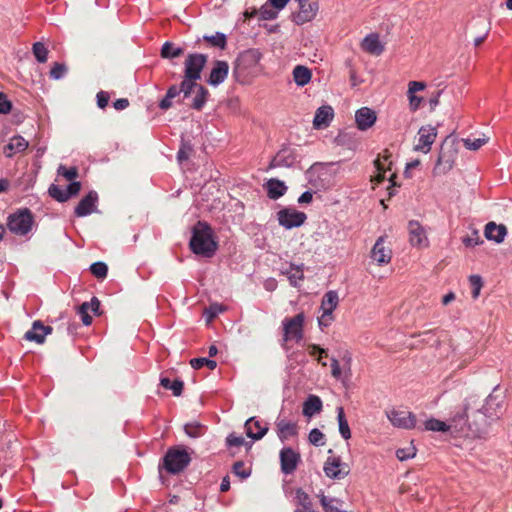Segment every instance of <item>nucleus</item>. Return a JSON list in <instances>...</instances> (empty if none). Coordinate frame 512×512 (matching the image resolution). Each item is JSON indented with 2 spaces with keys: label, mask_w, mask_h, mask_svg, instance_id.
I'll use <instances>...</instances> for the list:
<instances>
[{
  "label": "nucleus",
  "mask_w": 512,
  "mask_h": 512,
  "mask_svg": "<svg viewBox=\"0 0 512 512\" xmlns=\"http://www.w3.org/2000/svg\"><path fill=\"white\" fill-rule=\"evenodd\" d=\"M507 234V229L504 225H497L495 222H489L485 225L484 235L486 239L502 243Z\"/></svg>",
  "instance_id": "nucleus-27"
},
{
  "label": "nucleus",
  "mask_w": 512,
  "mask_h": 512,
  "mask_svg": "<svg viewBox=\"0 0 512 512\" xmlns=\"http://www.w3.org/2000/svg\"><path fill=\"white\" fill-rule=\"evenodd\" d=\"M223 307L219 304H212L205 310L207 322H211L216 316L223 312Z\"/></svg>",
  "instance_id": "nucleus-56"
},
{
  "label": "nucleus",
  "mask_w": 512,
  "mask_h": 512,
  "mask_svg": "<svg viewBox=\"0 0 512 512\" xmlns=\"http://www.w3.org/2000/svg\"><path fill=\"white\" fill-rule=\"evenodd\" d=\"M426 87V84L421 81H410L408 83V91L407 94H416L419 91L424 90Z\"/></svg>",
  "instance_id": "nucleus-60"
},
{
  "label": "nucleus",
  "mask_w": 512,
  "mask_h": 512,
  "mask_svg": "<svg viewBox=\"0 0 512 512\" xmlns=\"http://www.w3.org/2000/svg\"><path fill=\"white\" fill-rule=\"evenodd\" d=\"M384 244L385 236H380L371 250V258L380 266L390 263L392 259L391 249Z\"/></svg>",
  "instance_id": "nucleus-14"
},
{
  "label": "nucleus",
  "mask_w": 512,
  "mask_h": 512,
  "mask_svg": "<svg viewBox=\"0 0 512 512\" xmlns=\"http://www.w3.org/2000/svg\"><path fill=\"white\" fill-rule=\"evenodd\" d=\"M206 62L207 57L204 54L194 53L187 56L184 63V79L182 81V87L185 92L193 90L197 80L201 78V72Z\"/></svg>",
  "instance_id": "nucleus-3"
},
{
  "label": "nucleus",
  "mask_w": 512,
  "mask_h": 512,
  "mask_svg": "<svg viewBox=\"0 0 512 512\" xmlns=\"http://www.w3.org/2000/svg\"><path fill=\"white\" fill-rule=\"evenodd\" d=\"M90 304L88 302H84L78 308V314L81 317V320L84 325L88 326L92 323V317L89 315Z\"/></svg>",
  "instance_id": "nucleus-53"
},
{
  "label": "nucleus",
  "mask_w": 512,
  "mask_h": 512,
  "mask_svg": "<svg viewBox=\"0 0 512 512\" xmlns=\"http://www.w3.org/2000/svg\"><path fill=\"white\" fill-rule=\"evenodd\" d=\"M407 96L409 100L410 109L412 111H416L420 107L423 98L416 96V94H407Z\"/></svg>",
  "instance_id": "nucleus-64"
},
{
  "label": "nucleus",
  "mask_w": 512,
  "mask_h": 512,
  "mask_svg": "<svg viewBox=\"0 0 512 512\" xmlns=\"http://www.w3.org/2000/svg\"><path fill=\"white\" fill-rule=\"evenodd\" d=\"M424 429L434 432H448L450 431V426L444 421L431 418L424 422Z\"/></svg>",
  "instance_id": "nucleus-37"
},
{
  "label": "nucleus",
  "mask_w": 512,
  "mask_h": 512,
  "mask_svg": "<svg viewBox=\"0 0 512 512\" xmlns=\"http://www.w3.org/2000/svg\"><path fill=\"white\" fill-rule=\"evenodd\" d=\"M228 71L229 66L227 62L216 61L213 69L211 70L208 83L212 86L221 84L227 78Z\"/></svg>",
  "instance_id": "nucleus-26"
},
{
  "label": "nucleus",
  "mask_w": 512,
  "mask_h": 512,
  "mask_svg": "<svg viewBox=\"0 0 512 512\" xmlns=\"http://www.w3.org/2000/svg\"><path fill=\"white\" fill-rule=\"evenodd\" d=\"M498 386L494 388L493 392L488 395L485 400V404L482 406L481 410L477 411L475 417L480 420V417L484 419L497 420L499 419L504 411H505V402L504 396L501 394H496Z\"/></svg>",
  "instance_id": "nucleus-4"
},
{
  "label": "nucleus",
  "mask_w": 512,
  "mask_h": 512,
  "mask_svg": "<svg viewBox=\"0 0 512 512\" xmlns=\"http://www.w3.org/2000/svg\"><path fill=\"white\" fill-rule=\"evenodd\" d=\"M191 250L205 257L214 255L217 249V243L213 238V231L205 222L199 221L193 228L190 240Z\"/></svg>",
  "instance_id": "nucleus-1"
},
{
  "label": "nucleus",
  "mask_w": 512,
  "mask_h": 512,
  "mask_svg": "<svg viewBox=\"0 0 512 512\" xmlns=\"http://www.w3.org/2000/svg\"><path fill=\"white\" fill-rule=\"evenodd\" d=\"M98 202V194L95 191H90L76 206L75 215L78 217H85L96 211Z\"/></svg>",
  "instance_id": "nucleus-21"
},
{
  "label": "nucleus",
  "mask_w": 512,
  "mask_h": 512,
  "mask_svg": "<svg viewBox=\"0 0 512 512\" xmlns=\"http://www.w3.org/2000/svg\"><path fill=\"white\" fill-rule=\"evenodd\" d=\"M91 273L97 278H105L107 276L108 267L103 262H95L90 267Z\"/></svg>",
  "instance_id": "nucleus-49"
},
{
  "label": "nucleus",
  "mask_w": 512,
  "mask_h": 512,
  "mask_svg": "<svg viewBox=\"0 0 512 512\" xmlns=\"http://www.w3.org/2000/svg\"><path fill=\"white\" fill-rule=\"evenodd\" d=\"M33 54L38 62L45 63L48 59V50L42 42H36L32 47Z\"/></svg>",
  "instance_id": "nucleus-41"
},
{
  "label": "nucleus",
  "mask_w": 512,
  "mask_h": 512,
  "mask_svg": "<svg viewBox=\"0 0 512 512\" xmlns=\"http://www.w3.org/2000/svg\"><path fill=\"white\" fill-rule=\"evenodd\" d=\"M275 425L277 435L282 442L298 434V426L296 422H291L284 418L278 417Z\"/></svg>",
  "instance_id": "nucleus-22"
},
{
  "label": "nucleus",
  "mask_w": 512,
  "mask_h": 512,
  "mask_svg": "<svg viewBox=\"0 0 512 512\" xmlns=\"http://www.w3.org/2000/svg\"><path fill=\"white\" fill-rule=\"evenodd\" d=\"M261 58L262 53L259 49L245 50L237 58V67L244 70L254 68L259 64Z\"/></svg>",
  "instance_id": "nucleus-17"
},
{
  "label": "nucleus",
  "mask_w": 512,
  "mask_h": 512,
  "mask_svg": "<svg viewBox=\"0 0 512 512\" xmlns=\"http://www.w3.org/2000/svg\"><path fill=\"white\" fill-rule=\"evenodd\" d=\"M203 39L205 41H207L211 46H214V47H217L220 49H224L227 44L226 36H225V34H223L221 32H216L214 35H210V36L205 35L203 37Z\"/></svg>",
  "instance_id": "nucleus-38"
},
{
  "label": "nucleus",
  "mask_w": 512,
  "mask_h": 512,
  "mask_svg": "<svg viewBox=\"0 0 512 512\" xmlns=\"http://www.w3.org/2000/svg\"><path fill=\"white\" fill-rule=\"evenodd\" d=\"M295 501L298 506L295 512H312L310 497L301 488L297 489L295 492Z\"/></svg>",
  "instance_id": "nucleus-33"
},
{
  "label": "nucleus",
  "mask_w": 512,
  "mask_h": 512,
  "mask_svg": "<svg viewBox=\"0 0 512 512\" xmlns=\"http://www.w3.org/2000/svg\"><path fill=\"white\" fill-rule=\"evenodd\" d=\"M409 241L412 246L423 248L428 246V238L419 222L411 220L408 223Z\"/></svg>",
  "instance_id": "nucleus-16"
},
{
  "label": "nucleus",
  "mask_w": 512,
  "mask_h": 512,
  "mask_svg": "<svg viewBox=\"0 0 512 512\" xmlns=\"http://www.w3.org/2000/svg\"><path fill=\"white\" fill-rule=\"evenodd\" d=\"M488 140L489 139L486 137L475 138V139L466 138V139H462V142H463V145L465 148H467L469 150L476 151L479 148H481L483 145H485L488 142Z\"/></svg>",
  "instance_id": "nucleus-45"
},
{
  "label": "nucleus",
  "mask_w": 512,
  "mask_h": 512,
  "mask_svg": "<svg viewBox=\"0 0 512 512\" xmlns=\"http://www.w3.org/2000/svg\"><path fill=\"white\" fill-rule=\"evenodd\" d=\"M233 472L242 479H245L250 475V469L246 468L245 464L241 461L234 463Z\"/></svg>",
  "instance_id": "nucleus-57"
},
{
  "label": "nucleus",
  "mask_w": 512,
  "mask_h": 512,
  "mask_svg": "<svg viewBox=\"0 0 512 512\" xmlns=\"http://www.w3.org/2000/svg\"><path fill=\"white\" fill-rule=\"evenodd\" d=\"M468 406L466 405L463 413H459L454 415L448 426H450V431H453L460 436L467 438H480L485 433L486 420L483 417H480V420L474 416V420L472 422L468 421L467 415Z\"/></svg>",
  "instance_id": "nucleus-2"
},
{
  "label": "nucleus",
  "mask_w": 512,
  "mask_h": 512,
  "mask_svg": "<svg viewBox=\"0 0 512 512\" xmlns=\"http://www.w3.org/2000/svg\"><path fill=\"white\" fill-rule=\"evenodd\" d=\"M33 223L34 218L31 211L24 208L8 217L7 226L12 233L24 236L31 231Z\"/></svg>",
  "instance_id": "nucleus-6"
},
{
  "label": "nucleus",
  "mask_w": 512,
  "mask_h": 512,
  "mask_svg": "<svg viewBox=\"0 0 512 512\" xmlns=\"http://www.w3.org/2000/svg\"><path fill=\"white\" fill-rule=\"evenodd\" d=\"M49 194L52 198L56 199L59 202H65L69 199V193H66V190H63L59 186L54 184L50 186Z\"/></svg>",
  "instance_id": "nucleus-47"
},
{
  "label": "nucleus",
  "mask_w": 512,
  "mask_h": 512,
  "mask_svg": "<svg viewBox=\"0 0 512 512\" xmlns=\"http://www.w3.org/2000/svg\"><path fill=\"white\" fill-rule=\"evenodd\" d=\"M67 72V67L61 63H54L50 70V77L59 80L61 79Z\"/></svg>",
  "instance_id": "nucleus-54"
},
{
  "label": "nucleus",
  "mask_w": 512,
  "mask_h": 512,
  "mask_svg": "<svg viewBox=\"0 0 512 512\" xmlns=\"http://www.w3.org/2000/svg\"><path fill=\"white\" fill-rule=\"evenodd\" d=\"M193 95L191 107L196 110H201L206 103L208 90L202 85L195 84L191 96Z\"/></svg>",
  "instance_id": "nucleus-31"
},
{
  "label": "nucleus",
  "mask_w": 512,
  "mask_h": 512,
  "mask_svg": "<svg viewBox=\"0 0 512 512\" xmlns=\"http://www.w3.org/2000/svg\"><path fill=\"white\" fill-rule=\"evenodd\" d=\"M361 48L363 51L375 56H379L384 51V45L381 43L377 33L368 34L362 40Z\"/></svg>",
  "instance_id": "nucleus-24"
},
{
  "label": "nucleus",
  "mask_w": 512,
  "mask_h": 512,
  "mask_svg": "<svg viewBox=\"0 0 512 512\" xmlns=\"http://www.w3.org/2000/svg\"><path fill=\"white\" fill-rule=\"evenodd\" d=\"M320 502L325 512H344L342 502L335 498H328L324 494L319 495Z\"/></svg>",
  "instance_id": "nucleus-35"
},
{
  "label": "nucleus",
  "mask_w": 512,
  "mask_h": 512,
  "mask_svg": "<svg viewBox=\"0 0 512 512\" xmlns=\"http://www.w3.org/2000/svg\"><path fill=\"white\" fill-rule=\"evenodd\" d=\"M377 120L376 113L368 107H362L355 113V121L357 128L366 131L371 128Z\"/></svg>",
  "instance_id": "nucleus-19"
},
{
  "label": "nucleus",
  "mask_w": 512,
  "mask_h": 512,
  "mask_svg": "<svg viewBox=\"0 0 512 512\" xmlns=\"http://www.w3.org/2000/svg\"><path fill=\"white\" fill-rule=\"evenodd\" d=\"M392 155L388 153L387 150L384 151L383 155L378 156L374 161V166L376 170V174L371 176V182H375L376 184L381 183L385 179V174L387 171H391V160Z\"/></svg>",
  "instance_id": "nucleus-15"
},
{
  "label": "nucleus",
  "mask_w": 512,
  "mask_h": 512,
  "mask_svg": "<svg viewBox=\"0 0 512 512\" xmlns=\"http://www.w3.org/2000/svg\"><path fill=\"white\" fill-rule=\"evenodd\" d=\"M337 420L339 425V432L343 439L348 440L351 438V431L348 424V421L345 417L344 409L343 407L337 408Z\"/></svg>",
  "instance_id": "nucleus-36"
},
{
  "label": "nucleus",
  "mask_w": 512,
  "mask_h": 512,
  "mask_svg": "<svg viewBox=\"0 0 512 512\" xmlns=\"http://www.w3.org/2000/svg\"><path fill=\"white\" fill-rule=\"evenodd\" d=\"M322 400L316 395H309L303 403V415L311 418L322 410Z\"/></svg>",
  "instance_id": "nucleus-30"
},
{
  "label": "nucleus",
  "mask_w": 512,
  "mask_h": 512,
  "mask_svg": "<svg viewBox=\"0 0 512 512\" xmlns=\"http://www.w3.org/2000/svg\"><path fill=\"white\" fill-rule=\"evenodd\" d=\"M305 315L298 313L293 317H286L282 321L283 341L300 342L304 336Z\"/></svg>",
  "instance_id": "nucleus-7"
},
{
  "label": "nucleus",
  "mask_w": 512,
  "mask_h": 512,
  "mask_svg": "<svg viewBox=\"0 0 512 512\" xmlns=\"http://www.w3.org/2000/svg\"><path fill=\"white\" fill-rule=\"evenodd\" d=\"M226 442H227L228 446L239 447V446L243 445L244 438L242 436H240V435L230 434L227 437Z\"/></svg>",
  "instance_id": "nucleus-62"
},
{
  "label": "nucleus",
  "mask_w": 512,
  "mask_h": 512,
  "mask_svg": "<svg viewBox=\"0 0 512 512\" xmlns=\"http://www.w3.org/2000/svg\"><path fill=\"white\" fill-rule=\"evenodd\" d=\"M324 472L329 478L341 479L349 473V469L339 457H328L324 464Z\"/></svg>",
  "instance_id": "nucleus-12"
},
{
  "label": "nucleus",
  "mask_w": 512,
  "mask_h": 512,
  "mask_svg": "<svg viewBox=\"0 0 512 512\" xmlns=\"http://www.w3.org/2000/svg\"><path fill=\"white\" fill-rule=\"evenodd\" d=\"M57 172L69 181L74 180L78 176V170L76 167L66 168L64 165H60Z\"/></svg>",
  "instance_id": "nucleus-52"
},
{
  "label": "nucleus",
  "mask_w": 512,
  "mask_h": 512,
  "mask_svg": "<svg viewBox=\"0 0 512 512\" xmlns=\"http://www.w3.org/2000/svg\"><path fill=\"white\" fill-rule=\"evenodd\" d=\"M299 5L300 10L293 16V21L297 25H302L316 17L319 9L317 2H308V0H305L299 2Z\"/></svg>",
  "instance_id": "nucleus-13"
},
{
  "label": "nucleus",
  "mask_w": 512,
  "mask_h": 512,
  "mask_svg": "<svg viewBox=\"0 0 512 512\" xmlns=\"http://www.w3.org/2000/svg\"><path fill=\"white\" fill-rule=\"evenodd\" d=\"M183 54L181 47H175L172 43L166 42L162 46L161 56L163 58H176Z\"/></svg>",
  "instance_id": "nucleus-39"
},
{
  "label": "nucleus",
  "mask_w": 512,
  "mask_h": 512,
  "mask_svg": "<svg viewBox=\"0 0 512 512\" xmlns=\"http://www.w3.org/2000/svg\"><path fill=\"white\" fill-rule=\"evenodd\" d=\"M309 349V354L311 356H315L317 353L319 354V358L317 359L323 366H326V362H321V357L322 355H326L327 352L325 349L319 347L318 345H315V344H311L309 345L308 347Z\"/></svg>",
  "instance_id": "nucleus-61"
},
{
  "label": "nucleus",
  "mask_w": 512,
  "mask_h": 512,
  "mask_svg": "<svg viewBox=\"0 0 512 512\" xmlns=\"http://www.w3.org/2000/svg\"><path fill=\"white\" fill-rule=\"evenodd\" d=\"M278 222L286 229L301 226L307 216L304 212L297 211L291 208H284L277 213Z\"/></svg>",
  "instance_id": "nucleus-10"
},
{
  "label": "nucleus",
  "mask_w": 512,
  "mask_h": 512,
  "mask_svg": "<svg viewBox=\"0 0 512 512\" xmlns=\"http://www.w3.org/2000/svg\"><path fill=\"white\" fill-rule=\"evenodd\" d=\"M12 104L8 100L7 96L0 92V113L1 114H7L11 111Z\"/></svg>",
  "instance_id": "nucleus-59"
},
{
  "label": "nucleus",
  "mask_w": 512,
  "mask_h": 512,
  "mask_svg": "<svg viewBox=\"0 0 512 512\" xmlns=\"http://www.w3.org/2000/svg\"><path fill=\"white\" fill-rule=\"evenodd\" d=\"M437 135L438 130L436 126L430 124L421 126L418 130L416 142L413 147L414 151L424 154L429 153Z\"/></svg>",
  "instance_id": "nucleus-8"
},
{
  "label": "nucleus",
  "mask_w": 512,
  "mask_h": 512,
  "mask_svg": "<svg viewBox=\"0 0 512 512\" xmlns=\"http://www.w3.org/2000/svg\"><path fill=\"white\" fill-rule=\"evenodd\" d=\"M28 145V141L22 136H14L4 147V154L6 157L11 158L14 154L25 151Z\"/></svg>",
  "instance_id": "nucleus-28"
},
{
  "label": "nucleus",
  "mask_w": 512,
  "mask_h": 512,
  "mask_svg": "<svg viewBox=\"0 0 512 512\" xmlns=\"http://www.w3.org/2000/svg\"><path fill=\"white\" fill-rule=\"evenodd\" d=\"M416 455V448L414 446H409L407 448H400L396 451V457L400 461H405L413 458Z\"/></svg>",
  "instance_id": "nucleus-51"
},
{
  "label": "nucleus",
  "mask_w": 512,
  "mask_h": 512,
  "mask_svg": "<svg viewBox=\"0 0 512 512\" xmlns=\"http://www.w3.org/2000/svg\"><path fill=\"white\" fill-rule=\"evenodd\" d=\"M265 186L267 189L268 196L271 199H278L281 196H283L287 191V187L284 184V182L278 179L268 180Z\"/></svg>",
  "instance_id": "nucleus-32"
},
{
  "label": "nucleus",
  "mask_w": 512,
  "mask_h": 512,
  "mask_svg": "<svg viewBox=\"0 0 512 512\" xmlns=\"http://www.w3.org/2000/svg\"><path fill=\"white\" fill-rule=\"evenodd\" d=\"M279 11L272 6L269 2L264 4L259 10L258 14L262 20H273L278 16Z\"/></svg>",
  "instance_id": "nucleus-40"
},
{
  "label": "nucleus",
  "mask_w": 512,
  "mask_h": 512,
  "mask_svg": "<svg viewBox=\"0 0 512 512\" xmlns=\"http://www.w3.org/2000/svg\"><path fill=\"white\" fill-rule=\"evenodd\" d=\"M192 147L190 144L184 143L180 147L178 153H177V159L179 162H183L187 160L191 154Z\"/></svg>",
  "instance_id": "nucleus-58"
},
{
  "label": "nucleus",
  "mask_w": 512,
  "mask_h": 512,
  "mask_svg": "<svg viewBox=\"0 0 512 512\" xmlns=\"http://www.w3.org/2000/svg\"><path fill=\"white\" fill-rule=\"evenodd\" d=\"M110 96L105 91H100L97 93V105L99 108L104 109L109 102Z\"/></svg>",
  "instance_id": "nucleus-63"
},
{
  "label": "nucleus",
  "mask_w": 512,
  "mask_h": 512,
  "mask_svg": "<svg viewBox=\"0 0 512 512\" xmlns=\"http://www.w3.org/2000/svg\"><path fill=\"white\" fill-rule=\"evenodd\" d=\"M453 167V162L450 160H445L442 155L438 157L437 163L433 169V173L435 175L445 174L450 171Z\"/></svg>",
  "instance_id": "nucleus-42"
},
{
  "label": "nucleus",
  "mask_w": 512,
  "mask_h": 512,
  "mask_svg": "<svg viewBox=\"0 0 512 512\" xmlns=\"http://www.w3.org/2000/svg\"><path fill=\"white\" fill-rule=\"evenodd\" d=\"M339 303L338 293L336 291H328L324 294L321 301L322 314L318 317V324L321 328L327 327L333 320V311Z\"/></svg>",
  "instance_id": "nucleus-9"
},
{
  "label": "nucleus",
  "mask_w": 512,
  "mask_h": 512,
  "mask_svg": "<svg viewBox=\"0 0 512 512\" xmlns=\"http://www.w3.org/2000/svg\"><path fill=\"white\" fill-rule=\"evenodd\" d=\"M300 460V455L292 448H283L280 452L281 469L285 474L292 473Z\"/></svg>",
  "instance_id": "nucleus-20"
},
{
  "label": "nucleus",
  "mask_w": 512,
  "mask_h": 512,
  "mask_svg": "<svg viewBox=\"0 0 512 512\" xmlns=\"http://www.w3.org/2000/svg\"><path fill=\"white\" fill-rule=\"evenodd\" d=\"M281 274L287 277L292 286L297 287L304 279L303 265L290 264L287 268L281 269Z\"/></svg>",
  "instance_id": "nucleus-29"
},
{
  "label": "nucleus",
  "mask_w": 512,
  "mask_h": 512,
  "mask_svg": "<svg viewBox=\"0 0 512 512\" xmlns=\"http://www.w3.org/2000/svg\"><path fill=\"white\" fill-rule=\"evenodd\" d=\"M163 461L169 473L177 474L189 465L191 457L185 448L174 447L167 451Z\"/></svg>",
  "instance_id": "nucleus-5"
},
{
  "label": "nucleus",
  "mask_w": 512,
  "mask_h": 512,
  "mask_svg": "<svg viewBox=\"0 0 512 512\" xmlns=\"http://www.w3.org/2000/svg\"><path fill=\"white\" fill-rule=\"evenodd\" d=\"M334 117V110L329 105L319 107L313 119V126L316 129H322L329 126Z\"/></svg>",
  "instance_id": "nucleus-23"
},
{
  "label": "nucleus",
  "mask_w": 512,
  "mask_h": 512,
  "mask_svg": "<svg viewBox=\"0 0 512 512\" xmlns=\"http://www.w3.org/2000/svg\"><path fill=\"white\" fill-rule=\"evenodd\" d=\"M311 77L312 73L306 66L297 65L293 69V79L298 86L303 87L307 85L310 82Z\"/></svg>",
  "instance_id": "nucleus-34"
},
{
  "label": "nucleus",
  "mask_w": 512,
  "mask_h": 512,
  "mask_svg": "<svg viewBox=\"0 0 512 512\" xmlns=\"http://www.w3.org/2000/svg\"><path fill=\"white\" fill-rule=\"evenodd\" d=\"M469 282L472 287V297L473 299H477L483 286L482 278L479 275H471Z\"/></svg>",
  "instance_id": "nucleus-48"
},
{
  "label": "nucleus",
  "mask_w": 512,
  "mask_h": 512,
  "mask_svg": "<svg viewBox=\"0 0 512 512\" xmlns=\"http://www.w3.org/2000/svg\"><path fill=\"white\" fill-rule=\"evenodd\" d=\"M184 430L188 436L197 438L203 434L204 426L198 422H191L185 425Z\"/></svg>",
  "instance_id": "nucleus-44"
},
{
  "label": "nucleus",
  "mask_w": 512,
  "mask_h": 512,
  "mask_svg": "<svg viewBox=\"0 0 512 512\" xmlns=\"http://www.w3.org/2000/svg\"><path fill=\"white\" fill-rule=\"evenodd\" d=\"M309 441L315 446H323L325 444L324 434L319 429L314 428L309 433Z\"/></svg>",
  "instance_id": "nucleus-55"
},
{
  "label": "nucleus",
  "mask_w": 512,
  "mask_h": 512,
  "mask_svg": "<svg viewBox=\"0 0 512 512\" xmlns=\"http://www.w3.org/2000/svg\"><path fill=\"white\" fill-rule=\"evenodd\" d=\"M466 247H474L483 243L478 230L473 229L471 234L465 236L462 240Z\"/></svg>",
  "instance_id": "nucleus-46"
},
{
  "label": "nucleus",
  "mask_w": 512,
  "mask_h": 512,
  "mask_svg": "<svg viewBox=\"0 0 512 512\" xmlns=\"http://www.w3.org/2000/svg\"><path fill=\"white\" fill-rule=\"evenodd\" d=\"M190 365L193 369H200L204 366L208 367L210 370H214L217 366L216 361L210 360L208 358H193L190 360Z\"/></svg>",
  "instance_id": "nucleus-43"
},
{
  "label": "nucleus",
  "mask_w": 512,
  "mask_h": 512,
  "mask_svg": "<svg viewBox=\"0 0 512 512\" xmlns=\"http://www.w3.org/2000/svg\"><path fill=\"white\" fill-rule=\"evenodd\" d=\"M52 333V327L45 326L40 320H36L32 324V328L25 333L24 338L28 341L43 344L45 337Z\"/></svg>",
  "instance_id": "nucleus-18"
},
{
  "label": "nucleus",
  "mask_w": 512,
  "mask_h": 512,
  "mask_svg": "<svg viewBox=\"0 0 512 512\" xmlns=\"http://www.w3.org/2000/svg\"><path fill=\"white\" fill-rule=\"evenodd\" d=\"M387 417L393 426L403 429H411L416 425V417L413 413L404 410L388 411Z\"/></svg>",
  "instance_id": "nucleus-11"
},
{
  "label": "nucleus",
  "mask_w": 512,
  "mask_h": 512,
  "mask_svg": "<svg viewBox=\"0 0 512 512\" xmlns=\"http://www.w3.org/2000/svg\"><path fill=\"white\" fill-rule=\"evenodd\" d=\"M246 435L253 440L262 439L268 431L267 425H262L255 417L249 418L245 422Z\"/></svg>",
  "instance_id": "nucleus-25"
},
{
  "label": "nucleus",
  "mask_w": 512,
  "mask_h": 512,
  "mask_svg": "<svg viewBox=\"0 0 512 512\" xmlns=\"http://www.w3.org/2000/svg\"><path fill=\"white\" fill-rule=\"evenodd\" d=\"M180 93L183 94V97L185 99L187 98H190L191 97V93H192V90H188L187 92H185V90H183V87H182V84L180 85V87L176 86V85H172L167 93H166V96L168 97V99H173L175 98L176 96H178Z\"/></svg>",
  "instance_id": "nucleus-50"
}]
</instances>
